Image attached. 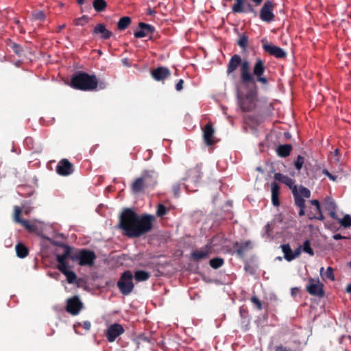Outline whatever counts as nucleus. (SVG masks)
<instances>
[{
    "label": "nucleus",
    "instance_id": "nucleus-1",
    "mask_svg": "<svg viewBox=\"0 0 351 351\" xmlns=\"http://www.w3.org/2000/svg\"><path fill=\"white\" fill-rule=\"evenodd\" d=\"M152 215H138L130 208H125L119 217V228L130 238H138L149 232L153 228Z\"/></svg>",
    "mask_w": 351,
    "mask_h": 351
},
{
    "label": "nucleus",
    "instance_id": "nucleus-2",
    "mask_svg": "<svg viewBox=\"0 0 351 351\" xmlns=\"http://www.w3.org/2000/svg\"><path fill=\"white\" fill-rule=\"evenodd\" d=\"M240 66V82L241 84L247 88L257 83H260L263 87L267 86L269 80L265 75L266 66L264 60L260 58H256L252 72L250 71V62L247 60H241Z\"/></svg>",
    "mask_w": 351,
    "mask_h": 351
},
{
    "label": "nucleus",
    "instance_id": "nucleus-3",
    "mask_svg": "<svg viewBox=\"0 0 351 351\" xmlns=\"http://www.w3.org/2000/svg\"><path fill=\"white\" fill-rule=\"evenodd\" d=\"M60 247L64 249L62 256L67 260L77 262L80 266L93 267L97 258L95 253L88 249H75L64 243H60Z\"/></svg>",
    "mask_w": 351,
    "mask_h": 351
},
{
    "label": "nucleus",
    "instance_id": "nucleus-4",
    "mask_svg": "<svg viewBox=\"0 0 351 351\" xmlns=\"http://www.w3.org/2000/svg\"><path fill=\"white\" fill-rule=\"evenodd\" d=\"M70 86L74 89L83 91L95 90L98 86L101 89L106 87L105 83L101 82L99 84L95 75H90L83 71H78L73 75Z\"/></svg>",
    "mask_w": 351,
    "mask_h": 351
},
{
    "label": "nucleus",
    "instance_id": "nucleus-5",
    "mask_svg": "<svg viewBox=\"0 0 351 351\" xmlns=\"http://www.w3.org/2000/svg\"><path fill=\"white\" fill-rule=\"evenodd\" d=\"M245 93H243L239 88L237 90V99L238 106L242 112H251L256 106L258 87L257 85H252Z\"/></svg>",
    "mask_w": 351,
    "mask_h": 351
},
{
    "label": "nucleus",
    "instance_id": "nucleus-6",
    "mask_svg": "<svg viewBox=\"0 0 351 351\" xmlns=\"http://www.w3.org/2000/svg\"><path fill=\"white\" fill-rule=\"evenodd\" d=\"M133 278L134 276L130 270H126L121 274L117 286L122 295H128L133 291L134 289Z\"/></svg>",
    "mask_w": 351,
    "mask_h": 351
},
{
    "label": "nucleus",
    "instance_id": "nucleus-7",
    "mask_svg": "<svg viewBox=\"0 0 351 351\" xmlns=\"http://www.w3.org/2000/svg\"><path fill=\"white\" fill-rule=\"evenodd\" d=\"M293 196L294 198L295 204L300 208L299 215L303 216L305 214V199L304 198H309L311 196V191L308 189L300 186L299 188L294 187L293 190Z\"/></svg>",
    "mask_w": 351,
    "mask_h": 351
},
{
    "label": "nucleus",
    "instance_id": "nucleus-8",
    "mask_svg": "<svg viewBox=\"0 0 351 351\" xmlns=\"http://www.w3.org/2000/svg\"><path fill=\"white\" fill-rule=\"evenodd\" d=\"M56 256L58 269L66 277L69 284L75 283L77 280V275L71 270L73 267L69 265L68 260L61 254H56Z\"/></svg>",
    "mask_w": 351,
    "mask_h": 351
},
{
    "label": "nucleus",
    "instance_id": "nucleus-9",
    "mask_svg": "<svg viewBox=\"0 0 351 351\" xmlns=\"http://www.w3.org/2000/svg\"><path fill=\"white\" fill-rule=\"evenodd\" d=\"M306 291L311 295L322 298L324 295V285L319 279L312 278L308 279V285L306 286Z\"/></svg>",
    "mask_w": 351,
    "mask_h": 351
},
{
    "label": "nucleus",
    "instance_id": "nucleus-10",
    "mask_svg": "<svg viewBox=\"0 0 351 351\" xmlns=\"http://www.w3.org/2000/svg\"><path fill=\"white\" fill-rule=\"evenodd\" d=\"M261 42L263 50L269 55L280 59H284L287 57L286 51L282 48L272 44H269L265 38L263 39Z\"/></svg>",
    "mask_w": 351,
    "mask_h": 351
},
{
    "label": "nucleus",
    "instance_id": "nucleus-11",
    "mask_svg": "<svg viewBox=\"0 0 351 351\" xmlns=\"http://www.w3.org/2000/svg\"><path fill=\"white\" fill-rule=\"evenodd\" d=\"M275 4L270 1L264 3L260 10V19L267 23H270L274 20L275 16L273 13Z\"/></svg>",
    "mask_w": 351,
    "mask_h": 351
},
{
    "label": "nucleus",
    "instance_id": "nucleus-12",
    "mask_svg": "<svg viewBox=\"0 0 351 351\" xmlns=\"http://www.w3.org/2000/svg\"><path fill=\"white\" fill-rule=\"evenodd\" d=\"M83 307L78 296L70 298L66 301V311L73 315H77Z\"/></svg>",
    "mask_w": 351,
    "mask_h": 351
},
{
    "label": "nucleus",
    "instance_id": "nucleus-13",
    "mask_svg": "<svg viewBox=\"0 0 351 351\" xmlns=\"http://www.w3.org/2000/svg\"><path fill=\"white\" fill-rule=\"evenodd\" d=\"M56 172L62 176H67L73 172V165L68 159L60 160L56 166Z\"/></svg>",
    "mask_w": 351,
    "mask_h": 351
},
{
    "label": "nucleus",
    "instance_id": "nucleus-14",
    "mask_svg": "<svg viewBox=\"0 0 351 351\" xmlns=\"http://www.w3.org/2000/svg\"><path fill=\"white\" fill-rule=\"evenodd\" d=\"M124 332L123 326L119 324L110 325L106 331V337L109 342H113L117 337Z\"/></svg>",
    "mask_w": 351,
    "mask_h": 351
},
{
    "label": "nucleus",
    "instance_id": "nucleus-15",
    "mask_svg": "<svg viewBox=\"0 0 351 351\" xmlns=\"http://www.w3.org/2000/svg\"><path fill=\"white\" fill-rule=\"evenodd\" d=\"M215 130L211 123H208L203 128V138L206 145H214L217 141L215 139Z\"/></svg>",
    "mask_w": 351,
    "mask_h": 351
},
{
    "label": "nucleus",
    "instance_id": "nucleus-16",
    "mask_svg": "<svg viewBox=\"0 0 351 351\" xmlns=\"http://www.w3.org/2000/svg\"><path fill=\"white\" fill-rule=\"evenodd\" d=\"M138 27L140 29L135 31L134 33V37L137 38H141L149 36V34H153L155 31L154 26L143 22L139 23Z\"/></svg>",
    "mask_w": 351,
    "mask_h": 351
},
{
    "label": "nucleus",
    "instance_id": "nucleus-17",
    "mask_svg": "<svg viewBox=\"0 0 351 351\" xmlns=\"http://www.w3.org/2000/svg\"><path fill=\"white\" fill-rule=\"evenodd\" d=\"M151 75L156 81H163L171 75V71L166 66H159L151 71Z\"/></svg>",
    "mask_w": 351,
    "mask_h": 351
},
{
    "label": "nucleus",
    "instance_id": "nucleus-18",
    "mask_svg": "<svg viewBox=\"0 0 351 351\" xmlns=\"http://www.w3.org/2000/svg\"><path fill=\"white\" fill-rule=\"evenodd\" d=\"M241 64V57L238 54L233 55L227 65L226 73L228 76H234V73Z\"/></svg>",
    "mask_w": 351,
    "mask_h": 351
},
{
    "label": "nucleus",
    "instance_id": "nucleus-19",
    "mask_svg": "<svg viewBox=\"0 0 351 351\" xmlns=\"http://www.w3.org/2000/svg\"><path fill=\"white\" fill-rule=\"evenodd\" d=\"M233 247L236 249L237 255L239 258H243L245 252L252 248V243L250 241L242 243L236 241L233 244Z\"/></svg>",
    "mask_w": 351,
    "mask_h": 351
},
{
    "label": "nucleus",
    "instance_id": "nucleus-20",
    "mask_svg": "<svg viewBox=\"0 0 351 351\" xmlns=\"http://www.w3.org/2000/svg\"><path fill=\"white\" fill-rule=\"evenodd\" d=\"M202 177V172L200 166H195L187 171V176L185 180H189L193 183L198 182Z\"/></svg>",
    "mask_w": 351,
    "mask_h": 351
},
{
    "label": "nucleus",
    "instance_id": "nucleus-21",
    "mask_svg": "<svg viewBox=\"0 0 351 351\" xmlns=\"http://www.w3.org/2000/svg\"><path fill=\"white\" fill-rule=\"evenodd\" d=\"M141 177L147 187L154 186L156 184L157 173L153 170H146L143 172Z\"/></svg>",
    "mask_w": 351,
    "mask_h": 351
},
{
    "label": "nucleus",
    "instance_id": "nucleus-22",
    "mask_svg": "<svg viewBox=\"0 0 351 351\" xmlns=\"http://www.w3.org/2000/svg\"><path fill=\"white\" fill-rule=\"evenodd\" d=\"M225 239L223 235L217 234L214 236L210 241L206 244V248L210 249L212 252L220 249Z\"/></svg>",
    "mask_w": 351,
    "mask_h": 351
},
{
    "label": "nucleus",
    "instance_id": "nucleus-23",
    "mask_svg": "<svg viewBox=\"0 0 351 351\" xmlns=\"http://www.w3.org/2000/svg\"><path fill=\"white\" fill-rule=\"evenodd\" d=\"M213 252L206 248V245L199 250H195L191 254V258L196 262L207 258Z\"/></svg>",
    "mask_w": 351,
    "mask_h": 351
},
{
    "label": "nucleus",
    "instance_id": "nucleus-24",
    "mask_svg": "<svg viewBox=\"0 0 351 351\" xmlns=\"http://www.w3.org/2000/svg\"><path fill=\"white\" fill-rule=\"evenodd\" d=\"M14 220L15 222L21 224L26 229L32 230H33V226L29 223V222L25 219H23L21 218V215L22 213V208L18 206H15L14 207Z\"/></svg>",
    "mask_w": 351,
    "mask_h": 351
},
{
    "label": "nucleus",
    "instance_id": "nucleus-25",
    "mask_svg": "<svg viewBox=\"0 0 351 351\" xmlns=\"http://www.w3.org/2000/svg\"><path fill=\"white\" fill-rule=\"evenodd\" d=\"M274 182L278 181L280 182L285 185H287L291 191H293L294 187H298L295 185V181L292 178H289L287 176H285L280 173H276L274 176Z\"/></svg>",
    "mask_w": 351,
    "mask_h": 351
},
{
    "label": "nucleus",
    "instance_id": "nucleus-26",
    "mask_svg": "<svg viewBox=\"0 0 351 351\" xmlns=\"http://www.w3.org/2000/svg\"><path fill=\"white\" fill-rule=\"evenodd\" d=\"M93 34H101V36H100L101 38L104 39V40L110 38L112 36V33L110 31L108 30L106 28L105 25L103 24V23L97 24L94 27V29L93 31Z\"/></svg>",
    "mask_w": 351,
    "mask_h": 351
},
{
    "label": "nucleus",
    "instance_id": "nucleus-27",
    "mask_svg": "<svg viewBox=\"0 0 351 351\" xmlns=\"http://www.w3.org/2000/svg\"><path fill=\"white\" fill-rule=\"evenodd\" d=\"M147 188L141 176L137 178L131 184V190L133 193L138 194Z\"/></svg>",
    "mask_w": 351,
    "mask_h": 351
},
{
    "label": "nucleus",
    "instance_id": "nucleus-28",
    "mask_svg": "<svg viewBox=\"0 0 351 351\" xmlns=\"http://www.w3.org/2000/svg\"><path fill=\"white\" fill-rule=\"evenodd\" d=\"M271 192L272 204L274 206H278L280 205V186L276 182H273L271 184Z\"/></svg>",
    "mask_w": 351,
    "mask_h": 351
},
{
    "label": "nucleus",
    "instance_id": "nucleus-29",
    "mask_svg": "<svg viewBox=\"0 0 351 351\" xmlns=\"http://www.w3.org/2000/svg\"><path fill=\"white\" fill-rule=\"evenodd\" d=\"M293 147L291 144L280 145L277 147L276 152L278 156L286 158L290 155Z\"/></svg>",
    "mask_w": 351,
    "mask_h": 351
},
{
    "label": "nucleus",
    "instance_id": "nucleus-30",
    "mask_svg": "<svg viewBox=\"0 0 351 351\" xmlns=\"http://www.w3.org/2000/svg\"><path fill=\"white\" fill-rule=\"evenodd\" d=\"M311 204L315 206V214L310 219H316L319 220H323L324 216L321 210L320 203L317 199L311 200Z\"/></svg>",
    "mask_w": 351,
    "mask_h": 351
},
{
    "label": "nucleus",
    "instance_id": "nucleus-31",
    "mask_svg": "<svg viewBox=\"0 0 351 351\" xmlns=\"http://www.w3.org/2000/svg\"><path fill=\"white\" fill-rule=\"evenodd\" d=\"M325 209L329 212L330 216L334 219H338L336 213V205L332 201H326L324 203Z\"/></svg>",
    "mask_w": 351,
    "mask_h": 351
},
{
    "label": "nucleus",
    "instance_id": "nucleus-32",
    "mask_svg": "<svg viewBox=\"0 0 351 351\" xmlns=\"http://www.w3.org/2000/svg\"><path fill=\"white\" fill-rule=\"evenodd\" d=\"M15 250L17 256L21 258H24L28 255V248L21 243H19L16 245Z\"/></svg>",
    "mask_w": 351,
    "mask_h": 351
},
{
    "label": "nucleus",
    "instance_id": "nucleus-33",
    "mask_svg": "<svg viewBox=\"0 0 351 351\" xmlns=\"http://www.w3.org/2000/svg\"><path fill=\"white\" fill-rule=\"evenodd\" d=\"M133 276L137 282L147 281L151 276L149 272L144 270H136Z\"/></svg>",
    "mask_w": 351,
    "mask_h": 351
},
{
    "label": "nucleus",
    "instance_id": "nucleus-34",
    "mask_svg": "<svg viewBox=\"0 0 351 351\" xmlns=\"http://www.w3.org/2000/svg\"><path fill=\"white\" fill-rule=\"evenodd\" d=\"M282 252L284 253V257L287 261H291L294 259L293 256V251L289 244H284L281 245Z\"/></svg>",
    "mask_w": 351,
    "mask_h": 351
},
{
    "label": "nucleus",
    "instance_id": "nucleus-35",
    "mask_svg": "<svg viewBox=\"0 0 351 351\" xmlns=\"http://www.w3.org/2000/svg\"><path fill=\"white\" fill-rule=\"evenodd\" d=\"M132 20L129 16L121 17L118 23L117 27L120 31H123L131 24Z\"/></svg>",
    "mask_w": 351,
    "mask_h": 351
},
{
    "label": "nucleus",
    "instance_id": "nucleus-36",
    "mask_svg": "<svg viewBox=\"0 0 351 351\" xmlns=\"http://www.w3.org/2000/svg\"><path fill=\"white\" fill-rule=\"evenodd\" d=\"M93 6L95 11L101 12L106 8L107 3L104 0H94Z\"/></svg>",
    "mask_w": 351,
    "mask_h": 351
},
{
    "label": "nucleus",
    "instance_id": "nucleus-37",
    "mask_svg": "<svg viewBox=\"0 0 351 351\" xmlns=\"http://www.w3.org/2000/svg\"><path fill=\"white\" fill-rule=\"evenodd\" d=\"M324 269V267H321V269H320V275L322 277V278L323 279L328 278L331 280H334L335 276L333 274V269L330 267H328L326 269V271L324 274H323Z\"/></svg>",
    "mask_w": 351,
    "mask_h": 351
},
{
    "label": "nucleus",
    "instance_id": "nucleus-38",
    "mask_svg": "<svg viewBox=\"0 0 351 351\" xmlns=\"http://www.w3.org/2000/svg\"><path fill=\"white\" fill-rule=\"evenodd\" d=\"M209 263L212 268L216 269L221 267L223 265L224 260L222 258L217 257L210 259Z\"/></svg>",
    "mask_w": 351,
    "mask_h": 351
},
{
    "label": "nucleus",
    "instance_id": "nucleus-39",
    "mask_svg": "<svg viewBox=\"0 0 351 351\" xmlns=\"http://www.w3.org/2000/svg\"><path fill=\"white\" fill-rule=\"evenodd\" d=\"M169 210V209L167 208L165 206L162 204H159L157 206L156 215L158 217H162L168 213Z\"/></svg>",
    "mask_w": 351,
    "mask_h": 351
},
{
    "label": "nucleus",
    "instance_id": "nucleus-40",
    "mask_svg": "<svg viewBox=\"0 0 351 351\" xmlns=\"http://www.w3.org/2000/svg\"><path fill=\"white\" fill-rule=\"evenodd\" d=\"M10 47L19 57H22L23 56V49L20 45L13 43L10 45Z\"/></svg>",
    "mask_w": 351,
    "mask_h": 351
},
{
    "label": "nucleus",
    "instance_id": "nucleus-41",
    "mask_svg": "<svg viewBox=\"0 0 351 351\" xmlns=\"http://www.w3.org/2000/svg\"><path fill=\"white\" fill-rule=\"evenodd\" d=\"M338 220L341 226L345 228L351 226V217L349 215H346L342 219Z\"/></svg>",
    "mask_w": 351,
    "mask_h": 351
},
{
    "label": "nucleus",
    "instance_id": "nucleus-42",
    "mask_svg": "<svg viewBox=\"0 0 351 351\" xmlns=\"http://www.w3.org/2000/svg\"><path fill=\"white\" fill-rule=\"evenodd\" d=\"M302 250L304 252L308 254L311 256L314 255V252L311 247L310 241L308 239L304 242L303 245H302Z\"/></svg>",
    "mask_w": 351,
    "mask_h": 351
},
{
    "label": "nucleus",
    "instance_id": "nucleus-43",
    "mask_svg": "<svg viewBox=\"0 0 351 351\" xmlns=\"http://www.w3.org/2000/svg\"><path fill=\"white\" fill-rule=\"evenodd\" d=\"M89 21V17L86 15H83L82 17L77 18L74 21V23L77 26H83L86 24Z\"/></svg>",
    "mask_w": 351,
    "mask_h": 351
},
{
    "label": "nucleus",
    "instance_id": "nucleus-44",
    "mask_svg": "<svg viewBox=\"0 0 351 351\" xmlns=\"http://www.w3.org/2000/svg\"><path fill=\"white\" fill-rule=\"evenodd\" d=\"M247 43H248V37L245 34H243L242 36H241L237 42V44L239 45V46L241 47L243 49H246V47L247 46Z\"/></svg>",
    "mask_w": 351,
    "mask_h": 351
},
{
    "label": "nucleus",
    "instance_id": "nucleus-45",
    "mask_svg": "<svg viewBox=\"0 0 351 351\" xmlns=\"http://www.w3.org/2000/svg\"><path fill=\"white\" fill-rule=\"evenodd\" d=\"M304 158L300 155L298 156L297 158L294 161V166L295 169L300 171L304 165Z\"/></svg>",
    "mask_w": 351,
    "mask_h": 351
},
{
    "label": "nucleus",
    "instance_id": "nucleus-46",
    "mask_svg": "<svg viewBox=\"0 0 351 351\" xmlns=\"http://www.w3.org/2000/svg\"><path fill=\"white\" fill-rule=\"evenodd\" d=\"M251 302L253 304H254L256 307V308L259 311L262 310L263 309V305H262V302H261V300L258 298L257 296L256 295H253L252 298H251Z\"/></svg>",
    "mask_w": 351,
    "mask_h": 351
},
{
    "label": "nucleus",
    "instance_id": "nucleus-47",
    "mask_svg": "<svg viewBox=\"0 0 351 351\" xmlns=\"http://www.w3.org/2000/svg\"><path fill=\"white\" fill-rule=\"evenodd\" d=\"M33 18L35 20L43 21L45 19V14L43 11H36L32 13Z\"/></svg>",
    "mask_w": 351,
    "mask_h": 351
},
{
    "label": "nucleus",
    "instance_id": "nucleus-48",
    "mask_svg": "<svg viewBox=\"0 0 351 351\" xmlns=\"http://www.w3.org/2000/svg\"><path fill=\"white\" fill-rule=\"evenodd\" d=\"M78 325L82 326L86 330H89L91 327V324L89 321H84L82 323H79Z\"/></svg>",
    "mask_w": 351,
    "mask_h": 351
},
{
    "label": "nucleus",
    "instance_id": "nucleus-49",
    "mask_svg": "<svg viewBox=\"0 0 351 351\" xmlns=\"http://www.w3.org/2000/svg\"><path fill=\"white\" fill-rule=\"evenodd\" d=\"M275 351H292V350L282 345H280L276 347Z\"/></svg>",
    "mask_w": 351,
    "mask_h": 351
},
{
    "label": "nucleus",
    "instance_id": "nucleus-50",
    "mask_svg": "<svg viewBox=\"0 0 351 351\" xmlns=\"http://www.w3.org/2000/svg\"><path fill=\"white\" fill-rule=\"evenodd\" d=\"M183 84H184L183 80L180 79L176 85V90L180 91L183 88Z\"/></svg>",
    "mask_w": 351,
    "mask_h": 351
},
{
    "label": "nucleus",
    "instance_id": "nucleus-51",
    "mask_svg": "<svg viewBox=\"0 0 351 351\" xmlns=\"http://www.w3.org/2000/svg\"><path fill=\"white\" fill-rule=\"evenodd\" d=\"M180 189V184H175L173 186V191L175 196H178L179 195Z\"/></svg>",
    "mask_w": 351,
    "mask_h": 351
},
{
    "label": "nucleus",
    "instance_id": "nucleus-52",
    "mask_svg": "<svg viewBox=\"0 0 351 351\" xmlns=\"http://www.w3.org/2000/svg\"><path fill=\"white\" fill-rule=\"evenodd\" d=\"M301 254V247H298L294 252H293V256H294V259L299 256Z\"/></svg>",
    "mask_w": 351,
    "mask_h": 351
},
{
    "label": "nucleus",
    "instance_id": "nucleus-53",
    "mask_svg": "<svg viewBox=\"0 0 351 351\" xmlns=\"http://www.w3.org/2000/svg\"><path fill=\"white\" fill-rule=\"evenodd\" d=\"M300 289L298 287H293L291 289V295L295 296L299 293Z\"/></svg>",
    "mask_w": 351,
    "mask_h": 351
},
{
    "label": "nucleus",
    "instance_id": "nucleus-54",
    "mask_svg": "<svg viewBox=\"0 0 351 351\" xmlns=\"http://www.w3.org/2000/svg\"><path fill=\"white\" fill-rule=\"evenodd\" d=\"M333 239L335 240H339V239H346L345 237H343L341 234H335L333 235Z\"/></svg>",
    "mask_w": 351,
    "mask_h": 351
},
{
    "label": "nucleus",
    "instance_id": "nucleus-55",
    "mask_svg": "<svg viewBox=\"0 0 351 351\" xmlns=\"http://www.w3.org/2000/svg\"><path fill=\"white\" fill-rule=\"evenodd\" d=\"M263 0H252V1L254 3V5L258 6L260 5Z\"/></svg>",
    "mask_w": 351,
    "mask_h": 351
},
{
    "label": "nucleus",
    "instance_id": "nucleus-56",
    "mask_svg": "<svg viewBox=\"0 0 351 351\" xmlns=\"http://www.w3.org/2000/svg\"><path fill=\"white\" fill-rule=\"evenodd\" d=\"M328 178L330 180H332V181H336L337 179V176H335V175H332V173L330 174Z\"/></svg>",
    "mask_w": 351,
    "mask_h": 351
},
{
    "label": "nucleus",
    "instance_id": "nucleus-57",
    "mask_svg": "<svg viewBox=\"0 0 351 351\" xmlns=\"http://www.w3.org/2000/svg\"><path fill=\"white\" fill-rule=\"evenodd\" d=\"M322 173H323L325 176H326L328 178L329 177L330 174V172H329L326 169H324L322 170Z\"/></svg>",
    "mask_w": 351,
    "mask_h": 351
},
{
    "label": "nucleus",
    "instance_id": "nucleus-58",
    "mask_svg": "<svg viewBox=\"0 0 351 351\" xmlns=\"http://www.w3.org/2000/svg\"><path fill=\"white\" fill-rule=\"evenodd\" d=\"M346 291L348 293L351 294V284L348 285Z\"/></svg>",
    "mask_w": 351,
    "mask_h": 351
},
{
    "label": "nucleus",
    "instance_id": "nucleus-59",
    "mask_svg": "<svg viewBox=\"0 0 351 351\" xmlns=\"http://www.w3.org/2000/svg\"><path fill=\"white\" fill-rule=\"evenodd\" d=\"M77 2L80 5H82L84 3V0H77Z\"/></svg>",
    "mask_w": 351,
    "mask_h": 351
},
{
    "label": "nucleus",
    "instance_id": "nucleus-60",
    "mask_svg": "<svg viewBox=\"0 0 351 351\" xmlns=\"http://www.w3.org/2000/svg\"><path fill=\"white\" fill-rule=\"evenodd\" d=\"M339 150L338 149H336L335 150V155H338V154H339Z\"/></svg>",
    "mask_w": 351,
    "mask_h": 351
},
{
    "label": "nucleus",
    "instance_id": "nucleus-61",
    "mask_svg": "<svg viewBox=\"0 0 351 351\" xmlns=\"http://www.w3.org/2000/svg\"><path fill=\"white\" fill-rule=\"evenodd\" d=\"M64 26H65L64 25H62V26H60V29H62V28H64Z\"/></svg>",
    "mask_w": 351,
    "mask_h": 351
},
{
    "label": "nucleus",
    "instance_id": "nucleus-62",
    "mask_svg": "<svg viewBox=\"0 0 351 351\" xmlns=\"http://www.w3.org/2000/svg\"><path fill=\"white\" fill-rule=\"evenodd\" d=\"M266 228H267V230H269V225L267 224Z\"/></svg>",
    "mask_w": 351,
    "mask_h": 351
},
{
    "label": "nucleus",
    "instance_id": "nucleus-63",
    "mask_svg": "<svg viewBox=\"0 0 351 351\" xmlns=\"http://www.w3.org/2000/svg\"><path fill=\"white\" fill-rule=\"evenodd\" d=\"M348 265L351 268V261L349 262Z\"/></svg>",
    "mask_w": 351,
    "mask_h": 351
}]
</instances>
